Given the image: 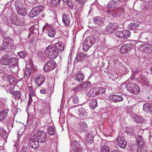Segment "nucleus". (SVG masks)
<instances>
[{"instance_id": "60", "label": "nucleus", "mask_w": 152, "mask_h": 152, "mask_svg": "<svg viewBox=\"0 0 152 152\" xmlns=\"http://www.w3.org/2000/svg\"><path fill=\"white\" fill-rule=\"evenodd\" d=\"M47 91L45 89H42L40 90V92L42 94H44L46 93Z\"/></svg>"}, {"instance_id": "3", "label": "nucleus", "mask_w": 152, "mask_h": 152, "mask_svg": "<svg viewBox=\"0 0 152 152\" xmlns=\"http://www.w3.org/2000/svg\"><path fill=\"white\" fill-rule=\"evenodd\" d=\"M68 131L71 144L72 146L73 145L75 146L73 149V152H81L83 151V148L79 142L74 140L76 136L75 133L71 130H69Z\"/></svg>"}, {"instance_id": "21", "label": "nucleus", "mask_w": 152, "mask_h": 152, "mask_svg": "<svg viewBox=\"0 0 152 152\" xmlns=\"http://www.w3.org/2000/svg\"><path fill=\"white\" fill-rule=\"evenodd\" d=\"M91 86V83L89 81L85 82L80 85V87L82 90H85L87 88H90Z\"/></svg>"}, {"instance_id": "9", "label": "nucleus", "mask_w": 152, "mask_h": 152, "mask_svg": "<svg viewBox=\"0 0 152 152\" xmlns=\"http://www.w3.org/2000/svg\"><path fill=\"white\" fill-rule=\"evenodd\" d=\"M56 64L53 61L49 60L46 63L43 69L45 72H49L53 69L56 66Z\"/></svg>"}, {"instance_id": "10", "label": "nucleus", "mask_w": 152, "mask_h": 152, "mask_svg": "<svg viewBox=\"0 0 152 152\" xmlns=\"http://www.w3.org/2000/svg\"><path fill=\"white\" fill-rule=\"evenodd\" d=\"M43 8V6H39L33 8L29 13V17L33 18L38 16L42 11Z\"/></svg>"}, {"instance_id": "37", "label": "nucleus", "mask_w": 152, "mask_h": 152, "mask_svg": "<svg viewBox=\"0 0 152 152\" xmlns=\"http://www.w3.org/2000/svg\"><path fill=\"white\" fill-rule=\"evenodd\" d=\"M48 133L51 135H53L55 134V130L53 126H50L48 129Z\"/></svg>"}, {"instance_id": "13", "label": "nucleus", "mask_w": 152, "mask_h": 152, "mask_svg": "<svg viewBox=\"0 0 152 152\" xmlns=\"http://www.w3.org/2000/svg\"><path fill=\"white\" fill-rule=\"evenodd\" d=\"M42 30L43 31H46L48 36L50 37H53L56 34L55 31L53 29V27L48 24H45L43 27Z\"/></svg>"}, {"instance_id": "8", "label": "nucleus", "mask_w": 152, "mask_h": 152, "mask_svg": "<svg viewBox=\"0 0 152 152\" xmlns=\"http://www.w3.org/2000/svg\"><path fill=\"white\" fill-rule=\"evenodd\" d=\"M85 41L83 43V49L84 51H86L90 48V45H89L88 44H90L93 45L95 41L93 36L89 37L86 39Z\"/></svg>"}, {"instance_id": "54", "label": "nucleus", "mask_w": 152, "mask_h": 152, "mask_svg": "<svg viewBox=\"0 0 152 152\" xmlns=\"http://www.w3.org/2000/svg\"><path fill=\"white\" fill-rule=\"evenodd\" d=\"M79 86H80V85H78L77 86L75 87L73 89V91L75 92H76L79 90L80 91L81 90H82L81 88H80V87H79Z\"/></svg>"}, {"instance_id": "44", "label": "nucleus", "mask_w": 152, "mask_h": 152, "mask_svg": "<svg viewBox=\"0 0 152 152\" xmlns=\"http://www.w3.org/2000/svg\"><path fill=\"white\" fill-rule=\"evenodd\" d=\"M6 130L3 128L0 127V136L4 137L6 134Z\"/></svg>"}, {"instance_id": "4", "label": "nucleus", "mask_w": 152, "mask_h": 152, "mask_svg": "<svg viewBox=\"0 0 152 152\" xmlns=\"http://www.w3.org/2000/svg\"><path fill=\"white\" fill-rule=\"evenodd\" d=\"M13 41L12 38L5 37L3 39L2 45L0 47V49L8 52H11L13 49Z\"/></svg>"}, {"instance_id": "20", "label": "nucleus", "mask_w": 152, "mask_h": 152, "mask_svg": "<svg viewBox=\"0 0 152 152\" xmlns=\"http://www.w3.org/2000/svg\"><path fill=\"white\" fill-rule=\"evenodd\" d=\"M78 115L80 119L86 118L87 115V110L82 107L80 108L79 110Z\"/></svg>"}, {"instance_id": "22", "label": "nucleus", "mask_w": 152, "mask_h": 152, "mask_svg": "<svg viewBox=\"0 0 152 152\" xmlns=\"http://www.w3.org/2000/svg\"><path fill=\"white\" fill-rule=\"evenodd\" d=\"M8 113V111L6 109L1 110L0 111V121H2L7 117Z\"/></svg>"}, {"instance_id": "24", "label": "nucleus", "mask_w": 152, "mask_h": 152, "mask_svg": "<svg viewBox=\"0 0 152 152\" xmlns=\"http://www.w3.org/2000/svg\"><path fill=\"white\" fill-rule=\"evenodd\" d=\"M94 23L97 25H101L104 22V19L99 17H96L93 18Z\"/></svg>"}, {"instance_id": "50", "label": "nucleus", "mask_w": 152, "mask_h": 152, "mask_svg": "<svg viewBox=\"0 0 152 152\" xmlns=\"http://www.w3.org/2000/svg\"><path fill=\"white\" fill-rule=\"evenodd\" d=\"M77 2L79 3L80 4H82V5H80L81 8L82 9L83 8V5L85 3V0H74Z\"/></svg>"}, {"instance_id": "29", "label": "nucleus", "mask_w": 152, "mask_h": 152, "mask_svg": "<svg viewBox=\"0 0 152 152\" xmlns=\"http://www.w3.org/2000/svg\"><path fill=\"white\" fill-rule=\"evenodd\" d=\"M144 48L145 50L148 53H152V44L146 43L144 45Z\"/></svg>"}, {"instance_id": "47", "label": "nucleus", "mask_w": 152, "mask_h": 152, "mask_svg": "<svg viewBox=\"0 0 152 152\" xmlns=\"http://www.w3.org/2000/svg\"><path fill=\"white\" fill-rule=\"evenodd\" d=\"M137 25L134 23H130L129 25V28L131 29H136L137 28Z\"/></svg>"}, {"instance_id": "26", "label": "nucleus", "mask_w": 152, "mask_h": 152, "mask_svg": "<svg viewBox=\"0 0 152 152\" xmlns=\"http://www.w3.org/2000/svg\"><path fill=\"white\" fill-rule=\"evenodd\" d=\"M55 45L58 51L59 52L62 51L64 50L65 45L62 42H59L55 43L54 45Z\"/></svg>"}, {"instance_id": "17", "label": "nucleus", "mask_w": 152, "mask_h": 152, "mask_svg": "<svg viewBox=\"0 0 152 152\" xmlns=\"http://www.w3.org/2000/svg\"><path fill=\"white\" fill-rule=\"evenodd\" d=\"M12 23L17 26H21L23 25L25 23L24 18H19L17 19H12L11 20Z\"/></svg>"}, {"instance_id": "11", "label": "nucleus", "mask_w": 152, "mask_h": 152, "mask_svg": "<svg viewBox=\"0 0 152 152\" xmlns=\"http://www.w3.org/2000/svg\"><path fill=\"white\" fill-rule=\"evenodd\" d=\"M134 47V45L132 43L130 42L127 44H125L120 48V51L122 53H125L130 51Z\"/></svg>"}, {"instance_id": "7", "label": "nucleus", "mask_w": 152, "mask_h": 152, "mask_svg": "<svg viewBox=\"0 0 152 152\" xmlns=\"http://www.w3.org/2000/svg\"><path fill=\"white\" fill-rule=\"evenodd\" d=\"M126 87L129 91L135 94H138L140 91L139 86L134 83H129L127 85Z\"/></svg>"}, {"instance_id": "14", "label": "nucleus", "mask_w": 152, "mask_h": 152, "mask_svg": "<svg viewBox=\"0 0 152 152\" xmlns=\"http://www.w3.org/2000/svg\"><path fill=\"white\" fill-rule=\"evenodd\" d=\"M45 77L44 75L37 74L34 76V80L37 86H40L45 81Z\"/></svg>"}, {"instance_id": "51", "label": "nucleus", "mask_w": 152, "mask_h": 152, "mask_svg": "<svg viewBox=\"0 0 152 152\" xmlns=\"http://www.w3.org/2000/svg\"><path fill=\"white\" fill-rule=\"evenodd\" d=\"M105 90L104 88L102 87H100L98 89V92L99 94H102L105 93Z\"/></svg>"}, {"instance_id": "35", "label": "nucleus", "mask_w": 152, "mask_h": 152, "mask_svg": "<svg viewBox=\"0 0 152 152\" xmlns=\"http://www.w3.org/2000/svg\"><path fill=\"white\" fill-rule=\"evenodd\" d=\"M96 91L94 88H91L88 92V95L89 97L94 96L96 95Z\"/></svg>"}, {"instance_id": "15", "label": "nucleus", "mask_w": 152, "mask_h": 152, "mask_svg": "<svg viewBox=\"0 0 152 152\" xmlns=\"http://www.w3.org/2000/svg\"><path fill=\"white\" fill-rule=\"evenodd\" d=\"M118 146L120 148L124 149L126 146L127 142L123 136L119 135L116 140Z\"/></svg>"}, {"instance_id": "31", "label": "nucleus", "mask_w": 152, "mask_h": 152, "mask_svg": "<svg viewBox=\"0 0 152 152\" xmlns=\"http://www.w3.org/2000/svg\"><path fill=\"white\" fill-rule=\"evenodd\" d=\"M130 34L129 31L125 30L122 31V33L121 34L120 36H121L122 38L126 39L130 36Z\"/></svg>"}, {"instance_id": "58", "label": "nucleus", "mask_w": 152, "mask_h": 152, "mask_svg": "<svg viewBox=\"0 0 152 152\" xmlns=\"http://www.w3.org/2000/svg\"><path fill=\"white\" fill-rule=\"evenodd\" d=\"M114 96L113 95H111L109 97V99L111 102H113L114 101Z\"/></svg>"}, {"instance_id": "55", "label": "nucleus", "mask_w": 152, "mask_h": 152, "mask_svg": "<svg viewBox=\"0 0 152 152\" xmlns=\"http://www.w3.org/2000/svg\"><path fill=\"white\" fill-rule=\"evenodd\" d=\"M32 96L29 95V99H28V104H27V106H28V107H29V105L31 104V103L32 102Z\"/></svg>"}, {"instance_id": "6", "label": "nucleus", "mask_w": 152, "mask_h": 152, "mask_svg": "<svg viewBox=\"0 0 152 152\" xmlns=\"http://www.w3.org/2000/svg\"><path fill=\"white\" fill-rule=\"evenodd\" d=\"M15 7L17 12L23 16H25L26 15V11L25 8L23 6V4L20 1H17L15 3Z\"/></svg>"}, {"instance_id": "5", "label": "nucleus", "mask_w": 152, "mask_h": 152, "mask_svg": "<svg viewBox=\"0 0 152 152\" xmlns=\"http://www.w3.org/2000/svg\"><path fill=\"white\" fill-rule=\"evenodd\" d=\"M56 47L54 45H50L45 50L46 56L51 59H55L58 55Z\"/></svg>"}, {"instance_id": "43", "label": "nucleus", "mask_w": 152, "mask_h": 152, "mask_svg": "<svg viewBox=\"0 0 152 152\" xmlns=\"http://www.w3.org/2000/svg\"><path fill=\"white\" fill-rule=\"evenodd\" d=\"M29 91V95L32 96H35L36 94L31 86H29L28 87Z\"/></svg>"}, {"instance_id": "41", "label": "nucleus", "mask_w": 152, "mask_h": 152, "mask_svg": "<svg viewBox=\"0 0 152 152\" xmlns=\"http://www.w3.org/2000/svg\"><path fill=\"white\" fill-rule=\"evenodd\" d=\"M115 64L116 65V66H115V68L116 70H118L120 69V67H121L120 65V63L119 61V60L118 59H115Z\"/></svg>"}, {"instance_id": "34", "label": "nucleus", "mask_w": 152, "mask_h": 152, "mask_svg": "<svg viewBox=\"0 0 152 152\" xmlns=\"http://www.w3.org/2000/svg\"><path fill=\"white\" fill-rule=\"evenodd\" d=\"M31 70L30 69L26 68L24 73V77L25 78L28 79L31 74Z\"/></svg>"}, {"instance_id": "36", "label": "nucleus", "mask_w": 152, "mask_h": 152, "mask_svg": "<svg viewBox=\"0 0 152 152\" xmlns=\"http://www.w3.org/2000/svg\"><path fill=\"white\" fill-rule=\"evenodd\" d=\"M134 121L137 123H144V120L141 116L138 115Z\"/></svg>"}, {"instance_id": "62", "label": "nucleus", "mask_w": 152, "mask_h": 152, "mask_svg": "<svg viewBox=\"0 0 152 152\" xmlns=\"http://www.w3.org/2000/svg\"><path fill=\"white\" fill-rule=\"evenodd\" d=\"M121 1H120V0H115V4H116V5H118L120 3Z\"/></svg>"}, {"instance_id": "33", "label": "nucleus", "mask_w": 152, "mask_h": 152, "mask_svg": "<svg viewBox=\"0 0 152 152\" xmlns=\"http://www.w3.org/2000/svg\"><path fill=\"white\" fill-rule=\"evenodd\" d=\"M87 55L83 53H80L77 55L76 58L77 61H80L86 58Z\"/></svg>"}, {"instance_id": "1", "label": "nucleus", "mask_w": 152, "mask_h": 152, "mask_svg": "<svg viewBox=\"0 0 152 152\" xmlns=\"http://www.w3.org/2000/svg\"><path fill=\"white\" fill-rule=\"evenodd\" d=\"M37 137L35 134H32L30 137V145L34 149H37L39 148V142L44 143L47 140L45 132L41 130H39L37 132Z\"/></svg>"}, {"instance_id": "59", "label": "nucleus", "mask_w": 152, "mask_h": 152, "mask_svg": "<svg viewBox=\"0 0 152 152\" xmlns=\"http://www.w3.org/2000/svg\"><path fill=\"white\" fill-rule=\"evenodd\" d=\"M13 122H14V120L13 119H12L11 120L10 122V125L11 128L12 129L13 127Z\"/></svg>"}, {"instance_id": "52", "label": "nucleus", "mask_w": 152, "mask_h": 152, "mask_svg": "<svg viewBox=\"0 0 152 152\" xmlns=\"http://www.w3.org/2000/svg\"><path fill=\"white\" fill-rule=\"evenodd\" d=\"M121 33H122V31L117 30L116 31H115V35L119 38H121V37L120 36V35H121Z\"/></svg>"}, {"instance_id": "42", "label": "nucleus", "mask_w": 152, "mask_h": 152, "mask_svg": "<svg viewBox=\"0 0 152 152\" xmlns=\"http://www.w3.org/2000/svg\"><path fill=\"white\" fill-rule=\"evenodd\" d=\"M65 3L68 5L69 7L71 8H73V5L71 0H62Z\"/></svg>"}, {"instance_id": "53", "label": "nucleus", "mask_w": 152, "mask_h": 152, "mask_svg": "<svg viewBox=\"0 0 152 152\" xmlns=\"http://www.w3.org/2000/svg\"><path fill=\"white\" fill-rule=\"evenodd\" d=\"M122 43V39H119L116 42V47L119 46Z\"/></svg>"}, {"instance_id": "61", "label": "nucleus", "mask_w": 152, "mask_h": 152, "mask_svg": "<svg viewBox=\"0 0 152 152\" xmlns=\"http://www.w3.org/2000/svg\"><path fill=\"white\" fill-rule=\"evenodd\" d=\"M87 138H89V139H88V140H93V137H92V136L91 134H89L87 135Z\"/></svg>"}, {"instance_id": "19", "label": "nucleus", "mask_w": 152, "mask_h": 152, "mask_svg": "<svg viewBox=\"0 0 152 152\" xmlns=\"http://www.w3.org/2000/svg\"><path fill=\"white\" fill-rule=\"evenodd\" d=\"M74 78L79 82H82L84 79L83 72H80L74 77Z\"/></svg>"}, {"instance_id": "63", "label": "nucleus", "mask_w": 152, "mask_h": 152, "mask_svg": "<svg viewBox=\"0 0 152 152\" xmlns=\"http://www.w3.org/2000/svg\"><path fill=\"white\" fill-rule=\"evenodd\" d=\"M142 34V33H137V36L138 37L139 39L141 38V35Z\"/></svg>"}, {"instance_id": "40", "label": "nucleus", "mask_w": 152, "mask_h": 152, "mask_svg": "<svg viewBox=\"0 0 152 152\" xmlns=\"http://www.w3.org/2000/svg\"><path fill=\"white\" fill-rule=\"evenodd\" d=\"M123 100V98L121 96L115 95V102L121 101Z\"/></svg>"}, {"instance_id": "48", "label": "nucleus", "mask_w": 152, "mask_h": 152, "mask_svg": "<svg viewBox=\"0 0 152 152\" xmlns=\"http://www.w3.org/2000/svg\"><path fill=\"white\" fill-rule=\"evenodd\" d=\"M28 148L27 145L25 144L21 149V152H28Z\"/></svg>"}, {"instance_id": "32", "label": "nucleus", "mask_w": 152, "mask_h": 152, "mask_svg": "<svg viewBox=\"0 0 152 152\" xmlns=\"http://www.w3.org/2000/svg\"><path fill=\"white\" fill-rule=\"evenodd\" d=\"M136 140L137 144L141 148L144 145V142L141 136H139L138 139Z\"/></svg>"}, {"instance_id": "28", "label": "nucleus", "mask_w": 152, "mask_h": 152, "mask_svg": "<svg viewBox=\"0 0 152 152\" xmlns=\"http://www.w3.org/2000/svg\"><path fill=\"white\" fill-rule=\"evenodd\" d=\"M143 110L147 112L150 113L152 111V104L147 103L143 106Z\"/></svg>"}, {"instance_id": "38", "label": "nucleus", "mask_w": 152, "mask_h": 152, "mask_svg": "<svg viewBox=\"0 0 152 152\" xmlns=\"http://www.w3.org/2000/svg\"><path fill=\"white\" fill-rule=\"evenodd\" d=\"M61 0H51L50 3L54 6L57 7L60 3Z\"/></svg>"}, {"instance_id": "25", "label": "nucleus", "mask_w": 152, "mask_h": 152, "mask_svg": "<svg viewBox=\"0 0 152 152\" xmlns=\"http://www.w3.org/2000/svg\"><path fill=\"white\" fill-rule=\"evenodd\" d=\"M98 106L96 100L95 98H90L89 100V106L92 109H94Z\"/></svg>"}, {"instance_id": "57", "label": "nucleus", "mask_w": 152, "mask_h": 152, "mask_svg": "<svg viewBox=\"0 0 152 152\" xmlns=\"http://www.w3.org/2000/svg\"><path fill=\"white\" fill-rule=\"evenodd\" d=\"M138 115L135 113L132 114L131 115V116L133 119L135 121V119L136 118Z\"/></svg>"}, {"instance_id": "27", "label": "nucleus", "mask_w": 152, "mask_h": 152, "mask_svg": "<svg viewBox=\"0 0 152 152\" xmlns=\"http://www.w3.org/2000/svg\"><path fill=\"white\" fill-rule=\"evenodd\" d=\"M124 7H119L115 9V14L116 17L119 16L124 13Z\"/></svg>"}, {"instance_id": "46", "label": "nucleus", "mask_w": 152, "mask_h": 152, "mask_svg": "<svg viewBox=\"0 0 152 152\" xmlns=\"http://www.w3.org/2000/svg\"><path fill=\"white\" fill-rule=\"evenodd\" d=\"M19 56L22 58H25L27 55L26 53L23 51H20L18 53Z\"/></svg>"}, {"instance_id": "56", "label": "nucleus", "mask_w": 152, "mask_h": 152, "mask_svg": "<svg viewBox=\"0 0 152 152\" xmlns=\"http://www.w3.org/2000/svg\"><path fill=\"white\" fill-rule=\"evenodd\" d=\"M14 90V88L12 86H10L9 87V91L10 93L11 94H13V91Z\"/></svg>"}, {"instance_id": "16", "label": "nucleus", "mask_w": 152, "mask_h": 152, "mask_svg": "<svg viewBox=\"0 0 152 152\" xmlns=\"http://www.w3.org/2000/svg\"><path fill=\"white\" fill-rule=\"evenodd\" d=\"M114 1H111L107 4V7L108 9L107 12L111 15H113L114 14Z\"/></svg>"}, {"instance_id": "12", "label": "nucleus", "mask_w": 152, "mask_h": 152, "mask_svg": "<svg viewBox=\"0 0 152 152\" xmlns=\"http://www.w3.org/2000/svg\"><path fill=\"white\" fill-rule=\"evenodd\" d=\"M77 128L79 132H86L87 130L88 125L84 121H80L77 124Z\"/></svg>"}, {"instance_id": "45", "label": "nucleus", "mask_w": 152, "mask_h": 152, "mask_svg": "<svg viewBox=\"0 0 152 152\" xmlns=\"http://www.w3.org/2000/svg\"><path fill=\"white\" fill-rule=\"evenodd\" d=\"M72 101L74 104H77L79 102V99L78 97L76 96L72 97Z\"/></svg>"}, {"instance_id": "2", "label": "nucleus", "mask_w": 152, "mask_h": 152, "mask_svg": "<svg viewBox=\"0 0 152 152\" xmlns=\"http://www.w3.org/2000/svg\"><path fill=\"white\" fill-rule=\"evenodd\" d=\"M18 62L17 59L16 58H10L8 53L4 56L0 60V64L1 65H8L12 63L13 66L17 68Z\"/></svg>"}, {"instance_id": "30", "label": "nucleus", "mask_w": 152, "mask_h": 152, "mask_svg": "<svg viewBox=\"0 0 152 152\" xmlns=\"http://www.w3.org/2000/svg\"><path fill=\"white\" fill-rule=\"evenodd\" d=\"M14 95L15 100H19L21 99L22 94L21 92L19 91H15L13 92L12 94Z\"/></svg>"}, {"instance_id": "49", "label": "nucleus", "mask_w": 152, "mask_h": 152, "mask_svg": "<svg viewBox=\"0 0 152 152\" xmlns=\"http://www.w3.org/2000/svg\"><path fill=\"white\" fill-rule=\"evenodd\" d=\"M8 80L10 83L11 84H12L15 82V79L13 77L11 76H8Z\"/></svg>"}, {"instance_id": "18", "label": "nucleus", "mask_w": 152, "mask_h": 152, "mask_svg": "<svg viewBox=\"0 0 152 152\" xmlns=\"http://www.w3.org/2000/svg\"><path fill=\"white\" fill-rule=\"evenodd\" d=\"M71 20L70 17L68 15L64 14L62 15V22L66 26H69Z\"/></svg>"}, {"instance_id": "64", "label": "nucleus", "mask_w": 152, "mask_h": 152, "mask_svg": "<svg viewBox=\"0 0 152 152\" xmlns=\"http://www.w3.org/2000/svg\"><path fill=\"white\" fill-rule=\"evenodd\" d=\"M132 152H138V151H137V148L136 149V148H135V149H132ZM140 152H144L143 151H141Z\"/></svg>"}, {"instance_id": "23", "label": "nucleus", "mask_w": 152, "mask_h": 152, "mask_svg": "<svg viewBox=\"0 0 152 152\" xmlns=\"http://www.w3.org/2000/svg\"><path fill=\"white\" fill-rule=\"evenodd\" d=\"M114 29V25L112 23L109 24L107 27H106L105 30L104 32L105 34L107 33L111 34L113 32Z\"/></svg>"}, {"instance_id": "39", "label": "nucleus", "mask_w": 152, "mask_h": 152, "mask_svg": "<svg viewBox=\"0 0 152 152\" xmlns=\"http://www.w3.org/2000/svg\"><path fill=\"white\" fill-rule=\"evenodd\" d=\"M101 152H110L109 147L106 145H104L102 147Z\"/></svg>"}]
</instances>
